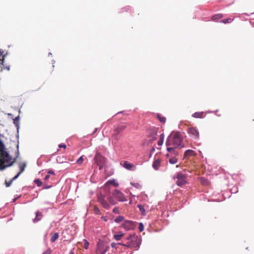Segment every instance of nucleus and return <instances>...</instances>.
I'll list each match as a JSON object with an SVG mask.
<instances>
[{
	"label": "nucleus",
	"instance_id": "13",
	"mask_svg": "<svg viewBox=\"0 0 254 254\" xmlns=\"http://www.w3.org/2000/svg\"><path fill=\"white\" fill-rule=\"evenodd\" d=\"M19 116L15 117V119L13 120V124L15 125L16 127L17 132H18L20 127V123L19 122Z\"/></svg>",
	"mask_w": 254,
	"mask_h": 254
},
{
	"label": "nucleus",
	"instance_id": "56",
	"mask_svg": "<svg viewBox=\"0 0 254 254\" xmlns=\"http://www.w3.org/2000/svg\"><path fill=\"white\" fill-rule=\"evenodd\" d=\"M130 8V7L129 6H127V7H126L124 8H123V9H127V10L129 9V8Z\"/></svg>",
	"mask_w": 254,
	"mask_h": 254
},
{
	"label": "nucleus",
	"instance_id": "45",
	"mask_svg": "<svg viewBox=\"0 0 254 254\" xmlns=\"http://www.w3.org/2000/svg\"><path fill=\"white\" fill-rule=\"evenodd\" d=\"M51 250L50 249L47 250L46 252H44L43 254H51Z\"/></svg>",
	"mask_w": 254,
	"mask_h": 254
},
{
	"label": "nucleus",
	"instance_id": "34",
	"mask_svg": "<svg viewBox=\"0 0 254 254\" xmlns=\"http://www.w3.org/2000/svg\"><path fill=\"white\" fill-rule=\"evenodd\" d=\"M119 244L113 242L111 244V246L113 248H115L116 249H118L119 248Z\"/></svg>",
	"mask_w": 254,
	"mask_h": 254
},
{
	"label": "nucleus",
	"instance_id": "46",
	"mask_svg": "<svg viewBox=\"0 0 254 254\" xmlns=\"http://www.w3.org/2000/svg\"><path fill=\"white\" fill-rule=\"evenodd\" d=\"M48 174L49 175H55V172L52 170H50L48 171Z\"/></svg>",
	"mask_w": 254,
	"mask_h": 254
},
{
	"label": "nucleus",
	"instance_id": "52",
	"mask_svg": "<svg viewBox=\"0 0 254 254\" xmlns=\"http://www.w3.org/2000/svg\"><path fill=\"white\" fill-rule=\"evenodd\" d=\"M51 188V186H44L43 187V189H49Z\"/></svg>",
	"mask_w": 254,
	"mask_h": 254
},
{
	"label": "nucleus",
	"instance_id": "49",
	"mask_svg": "<svg viewBox=\"0 0 254 254\" xmlns=\"http://www.w3.org/2000/svg\"><path fill=\"white\" fill-rule=\"evenodd\" d=\"M155 149L154 147H153L151 149V150H150V154H153V152L155 151Z\"/></svg>",
	"mask_w": 254,
	"mask_h": 254
},
{
	"label": "nucleus",
	"instance_id": "48",
	"mask_svg": "<svg viewBox=\"0 0 254 254\" xmlns=\"http://www.w3.org/2000/svg\"><path fill=\"white\" fill-rule=\"evenodd\" d=\"M101 218L104 220V221H107L108 219L106 216H103L101 217Z\"/></svg>",
	"mask_w": 254,
	"mask_h": 254
},
{
	"label": "nucleus",
	"instance_id": "32",
	"mask_svg": "<svg viewBox=\"0 0 254 254\" xmlns=\"http://www.w3.org/2000/svg\"><path fill=\"white\" fill-rule=\"evenodd\" d=\"M130 184L131 186H132L133 187H134V188H136V189H139L141 188V185L138 183H130Z\"/></svg>",
	"mask_w": 254,
	"mask_h": 254
},
{
	"label": "nucleus",
	"instance_id": "26",
	"mask_svg": "<svg viewBox=\"0 0 254 254\" xmlns=\"http://www.w3.org/2000/svg\"><path fill=\"white\" fill-rule=\"evenodd\" d=\"M84 158H86V157L84 155H82L77 159L76 163L79 165L83 163Z\"/></svg>",
	"mask_w": 254,
	"mask_h": 254
},
{
	"label": "nucleus",
	"instance_id": "27",
	"mask_svg": "<svg viewBox=\"0 0 254 254\" xmlns=\"http://www.w3.org/2000/svg\"><path fill=\"white\" fill-rule=\"evenodd\" d=\"M26 166V163H24L22 165H20L19 166V169H20V171L18 172V173H20V174H21V173H22L24 171Z\"/></svg>",
	"mask_w": 254,
	"mask_h": 254
},
{
	"label": "nucleus",
	"instance_id": "28",
	"mask_svg": "<svg viewBox=\"0 0 254 254\" xmlns=\"http://www.w3.org/2000/svg\"><path fill=\"white\" fill-rule=\"evenodd\" d=\"M233 19L229 18L227 19H223L220 21V22L226 24L228 23H231L233 21Z\"/></svg>",
	"mask_w": 254,
	"mask_h": 254
},
{
	"label": "nucleus",
	"instance_id": "4",
	"mask_svg": "<svg viewBox=\"0 0 254 254\" xmlns=\"http://www.w3.org/2000/svg\"><path fill=\"white\" fill-rule=\"evenodd\" d=\"M183 140L180 136V134L177 132L174 135L173 138L172 145L175 146V148H183L184 145L182 143Z\"/></svg>",
	"mask_w": 254,
	"mask_h": 254
},
{
	"label": "nucleus",
	"instance_id": "19",
	"mask_svg": "<svg viewBox=\"0 0 254 254\" xmlns=\"http://www.w3.org/2000/svg\"><path fill=\"white\" fill-rule=\"evenodd\" d=\"M222 17H223V14L219 13V14H216L213 15L212 16L211 19L213 21H217L218 19H221Z\"/></svg>",
	"mask_w": 254,
	"mask_h": 254
},
{
	"label": "nucleus",
	"instance_id": "64",
	"mask_svg": "<svg viewBox=\"0 0 254 254\" xmlns=\"http://www.w3.org/2000/svg\"><path fill=\"white\" fill-rule=\"evenodd\" d=\"M122 113V112H119L118 113V114H120V113Z\"/></svg>",
	"mask_w": 254,
	"mask_h": 254
},
{
	"label": "nucleus",
	"instance_id": "23",
	"mask_svg": "<svg viewBox=\"0 0 254 254\" xmlns=\"http://www.w3.org/2000/svg\"><path fill=\"white\" fill-rule=\"evenodd\" d=\"M124 220V217L122 216H117L114 220V221L117 223H119Z\"/></svg>",
	"mask_w": 254,
	"mask_h": 254
},
{
	"label": "nucleus",
	"instance_id": "24",
	"mask_svg": "<svg viewBox=\"0 0 254 254\" xmlns=\"http://www.w3.org/2000/svg\"><path fill=\"white\" fill-rule=\"evenodd\" d=\"M107 183L113 184L115 187L119 186V183L114 179L109 180Z\"/></svg>",
	"mask_w": 254,
	"mask_h": 254
},
{
	"label": "nucleus",
	"instance_id": "33",
	"mask_svg": "<svg viewBox=\"0 0 254 254\" xmlns=\"http://www.w3.org/2000/svg\"><path fill=\"white\" fill-rule=\"evenodd\" d=\"M94 211L95 214L99 215L101 214V212L99 208L97 206H94Z\"/></svg>",
	"mask_w": 254,
	"mask_h": 254
},
{
	"label": "nucleus",
	"instance_id": "59",
	"mask_svg": "<svg viewBox=\"0 0 254 254\" xmlns=\"http://www.w3.org/2000/svg\"><path fill=\"white\" fill-rule=\"evenodd\" d=\"M166 157H168L169 156V154H167L166 155Z\"/></svg>",
	"mask_w": 254,
	"mask_h": 254
},
{
	"label": "nucleus",
	"instance_id": "60",
	"mask_svg": "<svg viewBox=\"0 0 254 254\" xmlns=\"http://www.w3.org/2000/svg\"><path fill=\"white\" fill-rule=\"evenodd\" d=\"M48 55L49 56L52 55V53H49Z\"/></svg>",
	"mask_w": 254,
	"mask_h": 254
},
{
	"label": "nucleus",
	"instance_id": "36",
	"mask_svg": "<svg viewBox=\"0 0 254 254\" xmlns=\"http://www.w3.org/2000/svg\"><path fill=\"white\" fill-rule=\"evenodd\" d=\"M138 229L140 232H142L144 230V225L141 222L139 223Z\"/></svg>",
	"mask_w": 254,
	"mask_h": 254
},
{
	"label": "nucleus",
	"instance_id": "22",
	"mask_svg": "<svg viewBox=\"0 0 254 254\" xmlns=\"http://www.w3.org/2000/svg\"><path fill=\"white\" fill-rule=\"evenodd\" d=\"M124 234L122 232H120L119 234H116L114 235V238L116 241H120L122 238L123 237Z\"/></svg>",
	"mask_w": 254,
	"mask_h": 254
},
{
	"label": "nucleus",
	"instance_id": "20",
	"mask_svg": "<svg viewBox=\"0 0 254 254\" xmlns=\"http://www.w3.org/2000/svg\"><path fill=\"white\" fill-rule=\"evenodd\" d=\"M59 237V235L58 233H55L52 237H51V242L52 243L55 242Z\"/></svg>",
	"mask_w": 254,
	"mask_h": 254
},
{
	"label": "nucleus",
	"instance_id": "9",
	"mask_svg": "<svg viewBox=\"0 0 254 254\" xmlns=\"http://www.w3.org/2000/svg\"><path fill=\"white\" fill-rule=\"evenodd\" d=\"M147 137H151L153 136H156L158 128L154 127H151L147 128Z\"/></svg>",
	"mask_w": 254,
	"mask_h": 254
},
{
	"label": "nucleus",
	"instance_id": "3",
	"mask_svg": "<svg viewBox=\"0 0 254 254\" xmlns=\"http://www.w3.org/2000/svg\"><path fill=\"white\" fill-rule=\"evenodd\" d=\"M176 179V183L178 186H182L187 182V175L181 172H179L177 174Z\"/></svg>",
	"mask_w": 254,
	"mask_h": 254
},
{
	"label": "nucleus",
	"instance_id": "31",
	"mask_svg": "<svg viewBox=\"0 0 254 254\" xmlns=\"http://www.w3.org/2000/svg\"><path fill=\"white\" fill-rule=\"evenodd\" d=\"M34 182L38 187H41L42 185V182L39 179H36Z\"/></svg>",
	"mask_w": 254,
	"mask_h": 254
},
{
	"label": "nucleus",
	"instance_id": "25",
	"mask_svg": "<svg viewBox=\"0 0 254 254\" xmlns=\"http://www.w3.org/2000/svg\"><path fill=\"white\" fill-rule=\"evenodd\" d=\"M165 144H166L167 147H169V146H170L172 144V141L171 140V135H170L169 136H168L167 140L166 141Z\"/></svg>",
	"mask_w": 254,
	"mask_h": 254
},
{
	"label": "nucleus",
	"instance_id": "63",
	"mask_svg": "<svg viewBox=\"0 0 254 254\" xmlns=\"http://www.w3.org/2000/svg\"><path fill=\"white\" fill-rule=\"evenodd\" d=\"M0 71H2V68L1 67V70H0Z\"/></svg>",
	"mask_w": 254,
	"mask_h": 254
},
{
	"label": "nucleus",
	"instance_id": "62",
	"mask_svg": "<svg viewBox=\"0 0 254 254\" xmlns=\"http://www.w3.org/2000/svg\"><path fill=\"white\" fill-rule=\"evenodd\" d=\"M152 154H149V157H151V156H152Z\"/></svg>",
	"mask_w": 254,
	"mask_h": 254
},
{
	"label": "nucleus",
	"instance_id": "15",
	"mask_svg": "<svg viewBox=\"0 0 254 254\" xmlns=\"http://www.w3.org/2000/svg\"><path fill=\"white\" fill-rule=\"evenodd\" d=\"M175 147H167V150L168 152H170L172 154H174L175 155H178V152L176 151Z\"/></svg>",
	"mask_w": 254,
	"mask_h": 254
},
{
	"label": "nucleus",
	"instance_id": "8",
	"mask_svg": "<svg viewBox=\"0 0 254 254\" xmlns=\"http://www.w3.org/2000/svg\"><path fill=\"white\" fill-rule=\"evenodd\" d=\"M188 132L193 139H197L199 137V132L194 127H191L188 128Z\"/></svg>",
	"mask_w": 254,
	"mask_h": 254
},
{
	"label": "nucleus",
	"instance_id": "39",
	"mask_svg": "<svg viewBox=\"0 0 254 254\" xmlns=\"http://www.w3.org/2000/svg\"><path fill=\"white\" fill-rule=\"evenodd\" d=\"M13 182L11 180H10L9 182H7L6 180L5 181V184L6 187H9L11 186L12 183Z\"/></svg>",
	"mask_w": 254,
	"mask_h": 254
},
{
	"label": "nucleus",
	"instance_id": "54",
	"mask_svg": "<svg viewBox=\"0 0 254 254\" xmlns=\"http://www.w3.org/2000/svg\"><path fill=\"white\" fill-rule=\"evenodd\" d=\"M250 23L253 27H254V20L253 21H251Z\"/></svg>",
	"mask_w": 254,
	"mask_h": 254
},
{
	"label": "nucleus",
	"instance_id": "37",
	"mask_svg": "<svg viewBox=\"0 0 254 254\" xmlns=\"http://www.w3.org/2000/svg\"><path fill=\"white\" fill-rule=\"evenodd\" d=\"M84 248L85 249H88L89 245V242L86 240H84Z\"/></svg>",
	"mask_w": 254,
	"mask_h": 254
},
{
	"label": "nucleus",
	"instance_id": "7",
	"mask_svg": "<svg viewBox=\"0 0 254 254\" xmlns=\"http://www.w3.org/2000/svg\"><path fill=\"white\" fill-rule=\"evenodd\" d=\"M122 226L126 231H128L133 229L135 227V223L132 221L126 220L122 224Z\"/></svg>",
	"mask_w": 254,
	"mask_h": 254
},
{
	"label": "nucleus",
	"instance_id": "44",
	"mask_svg": "<svg viewBox=\"0 0 254 254\" xmlns=\"http://www.w3.org/2000/svg\"><path fill=\"white\" fill-rule=\"evenodd\" d=\"M59 148H65L66 146L64 144L61 143V144H59Z\"/></svg>",
	"mask_w": 254,
	"mask_h": 254
},
{
	"label": "nucleus",
	"instance_id": "5",
	"mask_svg": "<svg viewBox=\"0 0 254 254\" xmlns=\"http://www.w3.org/2000/svg\"><path fill=\"white\" fill-rule=\"evenodd\" d=\"M94 160L99 166V170H102L105 165L106 158L100 154H96L94 156Z\"/></svg>",
	"mask_w": 254,
	"mask_h": 254
},
{
	"label": "nucleus",
	"instance_id": "57",
	"mask_svg": "<svg viewBox=\"0 0 254 254\" xmlns=\"http://www.w3.org/2000/svg\"><path fill=\"white\" fill-rule=\"evenodd\" d=\"M5 68H6V69H7L8 70H9L10 68H9V66H6V67H5Z\"/></svg>",
	"mask_w": 254,
	"mask_h": 254
},
{
	"label": "nucleus",
	"instance_id": "29",
	"mask_svg": "<svg viewBox=\"0 0 254 254\" xmlns=\"http://www.w3.org/2000/svg\"><path fill=\"white\" fill-rule=\"evenodd\" d=\"M202 115V113L195 112L192 115V117L195 118H201Z\"/></svg>",
	"mask_w": 254,
	"mask_h": 254
},
{
	"label": "nucleus",
	"instance_id": "40",
	"mask_svg": "<svg viewBox=\"0 0 254 254\" xmlns=\"http://www.w3.org/2000/svg\"><path fill=\"white\" fill-rule=\"evenodd\" d=\"M150 138H151V139H150L148 141L149 143H152L153 141H155L157 139L156 136H153V137H151Z\"/></svg>",
	"mask_w": 254,
	"mask_h": 254
},
{
	"label": "nucleus",
	"instance_id": "30",
	"mask_svg": "<svg viewBox=\"0 0 254 254\" xmlns=\"http://www.w3.org/2000/svg\"><path fill=\"white\" fill-rule=\"evenodd\" d=\"M169 162L171 164H175L178 162V159L176 157H173L169 159Z\"/></svg>",
	"mask_w": 254,
	"mask_h": 254
},
{
	"label": "nucleus",
	"instance_id": "43",
	"mask_svg": "<svg viewBox=\"0 0 254 254\" xmlns=\"http://www.w3.org/2000/svg\"><path fill=\"white\" fill-rule=\"evenodd\" d=\"M163 142H164V140L159 139V140L158 141V142H157L158 145L159 146H161L163 144Z\"/></svg>",
	"mask_w": 254,
	"mask_h": 254
},
{
	"label": "nucleus",
	"instance_id": "51",
	"mask_svg": "<svg viewBox=\"0 0 254 254\" xmlns=\"http://www.w3.org/2000/svg\"><path fill=\"white\" fill-rule=\"evenodd\" d=\"M206 179L204 178H201V183H202L203 184H204V182L206 181Z\"/></svg>",
	"mask_w": 254,
	"mask_h": 254
},
{
	"label": "nucleus",
	"instance_id": "18",
	"mask_svg": "<svg viewBox=\"0 0 254 254\" xmlns=\"http://www.w3.org/2000/svg\"><path fill=\"white\" fill-rule=\"evenodd\" d=\"M137 207L139 208L141 214L143 216L146 215V211L144 208L143 205L140 204L137 205Z\"/></svg>",
	"mask_w": 254,
	"mask_h": 254
},
{
	"label": "nucleus",
	"instance_id": "14",
	"mask_svg": "<svg viewBox=\"0 0 254 254\" xmlns=\"http://www.w3.org/2000/svg\"><path fill=\"white\" fill-rule=\"evenodd\" d=\"M160 165V160L159 159L156 160L154 161L152 167L153 168L156 170H158Z\"/></svg>",
	"mask_w": 254,
	"mask_h": 254
},
{
	"label": "nucleus",
	"instance_id": "41",
	"mask_svg": "<svg viewBox=\"0 0 254 254\" xmlns=\"http://www.w3.org/2000/svg\"><path fill=\"white\" fill-rule=\"evenodd\" d=\"M113 212L116 214H119L120 213V210L118 207H115L113 209Z\"/></svg>",
	"mask_w": 254,
	"mask_h": 254
},
{
	"label": "nucleus",
	"instance_id": "38",
	"mask_svg": "<svg viewBox=\"0 0 254 254\" xmlns=\"http://www.w3.org/2000/svg\"><path fill=\"white\" fill-rule=\"evenodd\" d=\"M231 191L232 193H236L238 191V188L234 187L232 189H231Z\"/></svg>",
	"mask_w": 254,
	"mask_h": 254
},
{
	"label": "nucleus",
	"instance_id": "53",
	"mask_svg": "<svg viewBox=\"0 0 254 254\" xmlns=\"http://www.w3.org/2000/svg\"><path fill=\"white\" fill-rule=\"evenodd\" d=\"M16 138H17V141H19V140H18V138H19V131H18V132H17V131ZM14 142H15L16 143L17 142H15V141H14Z\"/></svg>",
	"mask_w": 254,
	"mask_h": 254
},
{
	"label": "nucleus",
	"instance_id": "1",
	"mask_svg": "<svg viewBox=\"0 0 254 254\" xmlns=\"http://www.w3.org/2000/svg\"><path fill=\"white\" fill-rule=\"evenodd\" d=\"M12 143L15 146L14 154L15 156L12 158L9 152L6 150L5 146L0 138V170L3 171L7 167L13 165L19 155V142L16 143L14 141Z\"/></svg>",
	"mask_w": 254,
	"mask_h": 254
},
{
	"label": "nucleus",
	"instance_id": "47",
	"mask_svg": "<svg viewBox=\"0 0 254 254\" xmlns=\"http://www.w3.org/2000/svg\"><path fill=\"white\" fill-rule=\"evenodd\" d=\"M49 178H50V175L47 174L45 176L44 179L45 181H47L49 179Z\"/></svg>",
	"mask_w": 254,
	"mask_h": 254
},
{
	"label": "nucleus",
	"instance_id": "11",
	"mask_svg": "<svg viewBox=\"0 0 254 254\" xmlns=\"http://www.w3.org/2000/svg\"><path fill=\"white\" fill-rule=\"evenodd\" d=\"M123 166L126 169L129 171H134L135 169V166L130 162H128L127 161H125L124 162Z\"/></svg>",
	"mask_w": 254,
	"mask_h": 254
},
{
	"label": "nucleus",
	"instance_id": "21",
	"mask_svg": "<svg viewBox=\"0 0 254 254\" xmlns=\"http://www.w3.org/2000/svg\"><path fill=\"white\" fill-rule=\"evenodd\" d=\"M156 117L161 123H165L166 122V118L164 117H162L161 114H157Z\"/></svg>",
	"mask_w": 254,
	"mask_h": 254
},
{
	"label": "nucleus",
	"instance_id": "55",
	"mask_svg": "<svg viewBox=\"0 0 254 254\" xmlns=\"http://www.w3.org/2000/svg\"><path fill=\"white\" fill-rule=\"evenodd\" d=\"M118 244H119V246H124V245L126 244V243H118Z\"/></svg>",
	"mask_w": 254,
	"mask_h": 254
},
{
	"label": "nucleus",
	"instance_id": "6",
	"mask_svg": "<svg viewBox=\"0 0 254 254\" xmlns=\"http://www.w3.org/2000/svg\"><path fill=\"white\" fill-rule=\"evenodd\" d=\"M112 195L119 201L124 202L127 200L125 198L124 194L118 190H115L113 191Z\"/></svg>",
	"mask_w": 254,
	"mask_h": 254
},
{
	"label": "nucleus",
	"instance_id": "42",
	"mask_svg": "<svg viewBox=\"0 0 254 254\" xmlns=\"http://www.w3.org/2000/svg\"><path fill=\"white\" fill-rule=\"evenodd\" d=\"M20 173H17V175H16L14 177H13L12 179H11V181H14V180H15L16 179H17V178L19 177V176L20 175Z\"/></svg>",
	"mask_w": 254,
	"mask_h": 254
},
{
	"label": "nucleus",
	"instance_id": "16",
	"mask_svg": "<svg viewBox=\"0 0 254 254\" xmlns=\"http://www.w3.org/2000/svg\"><path fill=\"white\" fill-rule=\"evenodd\" d=\"M194 155V151L191 149L186 150L184 153L185 157L191 156Z\"/></svg>",
	"mask_w": 254,
	"mask_h": 254
},
{
	"label": "nucleus",
	"instance_id": "17",
	"mask_svg": "<svg viewBox=\"0 0 254 254\" xmlns=\"http://www.w3.org/2000/svg\"><path fill=\"white\" fill-rule=\"evenodd\" d=\"M108 201L110 204L113 205L117 204V200L115 199L113 196H110L108 198Z\"/></svg>",
	"mask_w": 254,
	"mask_h": 254
},
{
	"label": "nucleus",
	"instance_id": "50",
	"mask_svg": "<svg viewBox=\"0 0 254 254\" xmlns=\"http://www.w3.org/2000/svg\"><path fill=\"white\" fill-rule=\"evenodd\" d=\"M164 133H162L160 136V139H162L164 140Z\"/></svg>",
	"mask_w": 254,
	"mask_h": 254
},
{
	"label": "nucleus",
	"instance_id": "58",
	"mask_svg": "<svg viewBox=\"0 0 254 254\" xmlns=\"http://www.w3.org/2000/svg\"><path fill=\"white\" fill-rule=\"evenodd\" d=\"M69 254H74V253L73 251H71Z\"/></svg>",
	"mask_w": 254,
	"mask_h": 254
},
{
	"label": "nucleus",
	"instance_id": "2",
	"mask_svg": "<svg viewBox=\"0 0 254 254\" xmlns=\"http://www.w3.org/2000/svg\"><path fill=\"white\" fill-rule=\"evenodd\" d=\"M125 240L127 241L124 246L131 249L136 248V250H138L141 244L140 241L138 240V237L135 234L130 235L128 237H126Z\"/></svg>",
	"mask_w": 254,
	"mask_h": 254
},
{
	"label": "nucleus",
	"instance_id": "12",
	"mask_svg": "<svg viewBox=\"0 0 254 254\" xmlns=\"http://www.w3.org/2000/svg\"><path fill=\"white\" fill-rule=\"evenodd\" d=\"M35 217L33 219V222L34 223H36L40 221L43 218V215L42 212L39 211H37L35 212Z\"/></svg>",
	"mask_w": 254,
	"mask_h": 254
},
{
	"label": "nucleus",
	"instance_id": "61",
	"mask_svg": "<svg viewBox=\"0 0 254 254\" xmlns=\"http://www.w3.org/2000/svg\"><path fill=\"white\" fill-rule=\"evenodd\" d=\"M2 55V52L0 51V56Z\"/></svg>",
	"mask_w": 254,
	"mask_h": 254
},
{
	"label": "nucleus",
	"instance_id": "35",
	"mask_svg": "<svg viewBox=\"0 0 254 254\" xmlns=\"http://www.w3.org/2000/svg\"><path fill=\"white\" fill-rule=\"evenodd\" d=\"M108 251V249L106 248L105 249H104L103 250L101 251L100 252V250H98L97 252V254H106L107 251Z\"/></svg>",
	"mask_w": 254,
	"mask_h": 254
},
{
	"label": "nucleus",
	"instance_id": "10",
	"mask_svg": "<svg viewBox=\"0 0 254 254\" xmlns=\"http://www.w3.org/2000/svg\"><path fill=\"white\" fill-rule=\"evenodd\" d=\"M98 201L105 209H108L110 208V205L105 199L104 196L103 195H101L100 197H98Z\"/></svg>",
	"mask_w": 254,
	"mask_h": 254
}]
</instances>
